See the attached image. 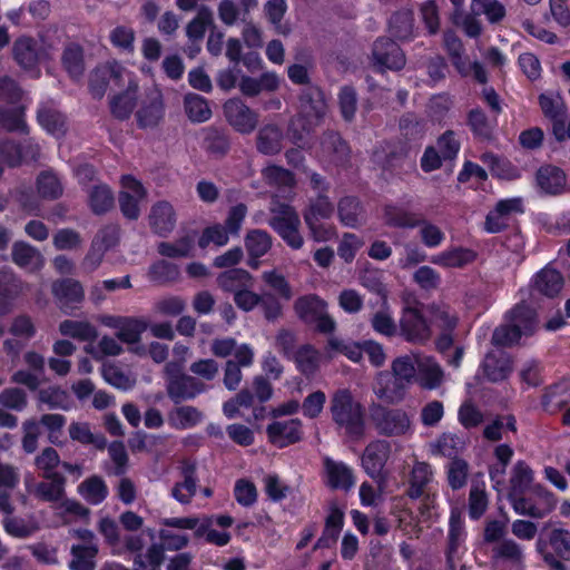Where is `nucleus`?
<instances>
[{
    "label": "nucleus",
    "instance_id": "f257e3e1",
    "mask_svg": "<svg viewBox=\"0 0 570 570\" xmlns=\"http://www.w3.org/2000/svg\"><path fill=\"white\" fill-rule=\"evenodd\" d=\"M538 327L535 312L525 304H518L505 315L503 324L492 335V343L498 346H511L522 337L531 336Z\"/></svg>",
    "mask_w": 570,
    "mask_h": 570
},
{
    "label": "nucleus",
    "instance_id": "f03ea898",
    "mask_svg": "<svg viewBox=\"0 0 570 570\" xmlns=\"http://www.w3.org/2000/svg\"><path fill=\"white\" fill-rule=\"evenodd\" d=\"M333 421L346 434L358 436L364 430V414L361 404L354 400L347 389L337 390L331 399Z\"/></svg>",
    "mask_w": 570,
    "mask_h": 570
},
{
    "label": "nucleus",
    "instance_id": "7ed1b4c3",
    "mask_svg": "<svg viewBox=\"0 0 570 570\" xmlns=\"http://www.w3.org/2000/svg\"><path fill=\"white\" fill-rule=\"evenodd\" d=\"M278 195H274L271 203L269 226L282 237V239L293 249H299L304 239L299 233L301 219L297 213L287 204L278 200Z\"/></svg>",
    "mask_w": 570,
    "mask_h": 570
},
{
    "label": "nucleus",
    "instance_id": "20e7f679",
    "mask_svg": "<svg viewBox=\"0 0 570 570\" xmlns=\"http://www.w3.org/2000/svg\"><path fill=\"white\" fill-rule=\"evenodd\" d=\"M297 316L307 324H314L316 330L324 334L333 333L336 322L327 313V303L317 295H305L294 304Z\"/></svg>",
    "mask_w": 570,
    "mask_h": 570
},
{
    "label": "nucleus",
    "instance_id": "39448f33",
    "mask_svg": "<svg viewBox=\"0 0 570 570\" xmlns=\"http://www.w3.org/2000/svg\"><path fill=\"white\" fill-rule=\"evenodd\" d=\"M164 372L167 382V394L175 403L194 399L205 391L204 383L181 373V364L179 362L167 363Z\"/></svg>",
    "mask_w": 570,
    "mask_h": 570
},
{
    "label": "nucleus",
    "instance_id": "423d86ee",
    "mask_svg": "<svg viewBox=\"0 0 570 570\" xmlns=\"http://www.w3.org/2000/svg\"><path fill=\"white\" fill-rule=\"evenodd\" d=\"M213 519L208 517H171L165 518L163 523L170 528L193 530L196 539L205 538L208 543L224 547L230 541V534L226 531L212 529Z\"/></svg>",
    "mask_w": 570,
    "mask_h": 570
},
{
    "label": "nucleus",
    "instance_id": "0eeeda50",
    "mask_svg": "<svg viewBox=\"0 0 570 570\" xmlns=\"http://www.w3.org/2000/svg\"><path fill=\"white\" fill-rule=\"evenodd\" d=\"M372 420L380 434L402 436L412 433L411 417L402 409L374 406L372 409Z\"/></svg>",
    "mask_w": 570,
    "mask_h": 570
},
{
    "label": "nucleus",
    "instance_id": "6e6552de",
    "mask_svg": "<svg viewBox=\"0 0 570 570\" xmlns=\"http://www.w3.org/2000/svg\"><path fill=\"white\" fill-rule=\"evenodd\" d=\"M554 495L540 484H534L523 498L514 499V511L521 515L543 518L556 507Z\"/></svg>",
    "mask_w": 570,
    "mask_h": 570
},
{
    "label": "nucleus",
    "instance_id": "1a4fd4ad",
    "mask_svg": "<svg viewBox=\"0 0 570 570\" xmlns=\"http://www.w3.org/2000/svg\"><path fill=\"white\" fill-rule=\"evenodd\" d=\"M130 72L117 61L100 65L89 75V92L95 99H101L110 83L117 87L125 86L126 78Z\"/></svg>",
    "mask_w": 570,
    "mask_h": 570
},
{
    "label": "nucleus",
    "instance_id": "9d476101",
    "mask_svg": "<svg viewBox=\"0 0 570 570\" xmlns=\"http://www.w3.org/2000/svg\"><path fill=\"white\" fill-rule=\"evenodd\" d=\"M98 322L108 328L115 330L116 337L125 344L140 342L142 333L148 327V323L141 317L104 314L98 317Z\"/></svg>",
    "mask_w": 570,
    "mask_h": 570
},
{
    "label": "nucleus",
    "instance_id": "9b49d317",
    "mask_svg": "<svg viewBox=\"0 0 570 570\" xmlns=\"http://www.w3.org/2000/svg\"><path fill=\"white\" fill-rule=\"evenodd\" d=\"M400 335L410 343L423 344L431 337V330L421 312L413 306L403 308L399 320Z\"/></svg>",
    "mask_w": 570,
    "mask_h": 570
},
{
    "label": "nucleus",
    "instance_id": "f8f14e48",
    "mask_svg": "<svg viewBox=\"0 0 570 570\" xmlns=\"http://www.w3.org/2000/svg\"><path fill=\"white\" fill-rule=\"evenodd\" d=\"M391 454V443L385 440L371 442L362 455V466L366 474L379 483L385 480L384 466Z\"/></svg>",
    "mask_w": 570,
    "mask_h": 570
},
{
    "label": "nucleus",
    "instance_id": "ddd939ff",
    "mask_svg": "<svg viewBox=\"0 0 570 570\" xmlns=\"http://www.w3.org/2000/svg\"><path fill=\"white\" fill-rule=\"evenodd\" d=\"M228 124L240 134H250L258 125V114L239 98H230L223 106Z\"/></svg>",
    "mask_w": 570,
    "mask_h": 570
},
{
    "label": "nucleus",
    "instance_id": "4468645a",
    "mask_svg": "<svg viewBox=\"0 0 570 570\" xmlns=\"http://www.w3.org/2000/svg\"><path fill=\"white\" fill-rule=\"evenodd\" d=\"M524 212L523 199L512 197L501 199L485 217L484 229L488 233L495 234L504 229L510 219Z\"/></svg>",
    "mask_w": 570,
    "mask_h": 570
},
{
    "label": "nucleus",
    "instance_id": "2eb2a0df",
    "mask_svg": "<svg viewBox=\"0 0 570 570\" xmlns=\"http://www.w3.org/2000/svg\"><path fill=\"white\" fill-rule=\"evenodd\" d=\"M147 198V190L140 180H122L118 194L119 209L129 220H137L141 213V204Z\"/></svg>",
    "mask_w": 570,
    "mask_h": 570
},
{
    "label": "nucleus",
    "instance_id": "dca6fc26",
    "mask_svg": "<svg viewBox=\"0 0 570 570\" xmlns=\"http://www.w3.org/2000/svg\"><path fill=\"white\" fill-rule=\"evenodd\" d=\"M47 481H36L31 474L24 476L26 491L42 501L57 504L65 497V476L45 478Z\"/></svg>",
    "mask_w": 570,
    "mask_h": 570
},
{
    "label": "nucleus",
    "instance_id": "f3484780",
    "mask_svg": "<svg viewBox=\"0 0 570 570\" xmlns=\"http://www.w3.org/2000/svg\"><path fill=\"white\" fill-rule=\"evenodd\" d=\"M165 106L161 90L153 86L145 91V98L141 101L136 117L139 127H155L164 117Z\"/></svg>",
    "mask_w": 570,
    "mask_h": 570
},
{
    "label": "nucleus",
    "instance_id": "a211bd4d",
    "mask_svg": "<svg viewBox=\"0 0 570 570\" xmlns=\"http://www.w3.org/2000/svg\"><path fill=\"white\" fill-rule=\"evenodd\" d=\"M125 85L126 89L124 91L114 95L109 99L110 112L119 120L128 119L137 106V91L139 86L132 72L126 78Z\"/></svg>",
    "mask_w": 570,
    "mask_h": 570
},
{
    "label": "nucleus",
    "instance_id": "6ab92c4d",
    "mask_svg": "<svg viewBox=\"0 0 570 570\" xmlns=\"http://www.w3.org/2000/svg\"><path fill=\"white\" fill-rule=\"evenodd\" d=\"M372 57L380 69L400 70L405 65L402 49L392 40L379 38L373 45Z\"/></svg>",
    "mask_w": 570,
    "mask_h": 570
},
{
    "label": "nucleus",
    "instance_id": "aec40b11",
    "mask_svg": "<svg viewBox=\"0 0 570 570\" xmlns=\"http://www.w3.org/2000/svg\"><path fill=\"white\" fill-rule=\"evenodd\" d=\"M266 433L271 443L285 448L301 440L302 421L299 419L274 421L267 425Z\"/></svg>",
    "mask_w": 570,
    "mask_h": 570
},
{
    "label": "nucleus",
    "instance_id": "412c9836",
    "mask_svg": "<svg viewBox=\"0 0 570 570\" xmlns=\"http://www.w3.org/2000/svg\"><path fill=\"white\" fill-rule=\"evenodd\" d=\"M446 566L453 570L458 567L461 549L465 541V530L462 514L459 510L451 511L448 533Z\"/></svg>",
    "mask_w": 570,
    "mask_h": 570
},
{
    "label": "nucleus",
    "instance_id": "4be33fe9",
    "mask_svg": "<svg viewBox=\"0 0 570 570\" xmlns=\"http://www.w3.org/2000/svg\"><path fill=\"white\" fill-rule=\"evenodd\" d=\"M325 483L332 490L350 491L355 485L353 469L331 458L324 459Z\"/></svg>",
    "mask_w": 570,
    "mask_h": 570
},
{
    "label": "nucleus",
    "instance_id": "5701e85b",
    "mask_svg": "<svg viewBox=\"0 0 570 570\" xmlns=\"http://www.w3.org/2000/svg\"><path fill=\"white\" fill-rule=\"evenodd\" d=\"M407 384L389 372H380L374 383L375 395L391 404L400 403L406 393Z\"/></svg>",
    "mask_w": 570,
    "mask_h": 570
},
{
    "label": "nucleus",
    "instance_id": "b1692460",
    "mask_svg": "<svg viewBox=\"0 0 570 570\" xmlns=\"http://www.w3.org/2000/svg\"><path fill=\"white\" fill-rule=\"evenodd\" d=\"M416 381L425 390H435L444 379V372L440 364L432 357L423 354H415Z\"/></svg>",
    "mask_w": 570,
    "mask_h": 570
},
{
    "label": "nucleus",
    "instance_id": "393cba45",
    "mask_svg": "<svg viewBox=\"0 0 570 570\" xmlns=\"http://www.w3.org/2000/svg\"><path fill=\"white\" fill-rule=\"evenodd\" d=\"M52 294L62 309L77 307L85 297L81 283L73 278H65L52 284Z\"/></svg>",
    "mask_w": 570,
    "mask_h": 570
},
{
    "label": "nucleus",
    "instance_id": "a878e982",
    "mask_svg": "<svg viewBox=\"0 0 570 570\" xmlns=\"http://www.w3.org/2000/svg\"><path fill=\"white\" fill-rule=\"evenodd\" d=\"M12 55L16 62L24 70H33L43 56L37 41L26 36L16 39Z\"/></svg>",
    "mask_w": 570,
    "mask_h": 570
},
{
    "label": "nucleus",
    "instance_id": "bb28decb",
    "mask_svg": "<svg viewBox=\"0 0 570 570\" xmlns=\"http://www.w3.org/2000/svg\"><path fill=\"white\" fill-rule=\"evenodd\" d=\"M12 262L20 268L30 273L40 271L45 265L42 254L24 242H16L11 250Z\"/></svg>",
    "mask_w": 570,
    "mask_h": 570
},
{
    "label": "nucleus",
    "instance_id": "cd10ccee",
    "mask_svg": "<svg viewBox=\"0 0 570 570\" xmlns=\"http://www.w3.org/2000/svg\"><path fill=\"white\" fill-rule=\"evenodd\" d=\"M482 370L489 381L501 382L512 372V360L502 351L491 352L487 354Z\"/></svg>",
    "mask_w": 570,
    "mask_h": 570
},
{
    "label": "nucleus",
    "instance_id": "c85d7f7f",
    "mask_svg": "<svg viewBox=\"0 0 570 570\" xmlns=\"http://www.w3.org/2000/svg\"><path fill=\"white\" fill-rule=\"evenodd\" d=\"M532 482V469L524 461H518L513 465L510 474L509 499L512 504H514V499L523 498L525 492L530 491L533 487L531 485Z\"/></svg>",
    "mask_w": 570,
    "mask_h": 570
},
{
    "label": "nucleus",
    "instance_id": "c756f323",
    "mask_svg": "<svg viewBox=\"0 0 570 570\" xmlns=\"http://www.w3.org/2000/svg\"><path fill=\"white\" fill-rule=\"evenodd\" d=\"M149 224L151 229L160 236L171 233L176 225V215L173 206L167 202L155 204L149 214Z\"/></svg>",
    "mask_w": 570,
    "mask_h": 570
},
{
    "label": "nucleus",
    "instance_id": "7c9ffc66",
    "mask_svg": "<svg viewBox=\"0 0 570 570\" xmlns=\"http://www.w3.org/2000/svg\"><path fill=\"white\" fill-rule=\"evenodd\" d=\"M563 283L562 275L550 267L542 268L532 279L533 289L548 297L558 295L563 287Z\"/></svg>",
    "mask_w": 570,
    "mask_h": 570
},
{
    "label": "nucleus",
    "instance_id": "2f4dec72",
    "mask_svg": "<svg viewBox=\"0 0 570 570\" xmlns=\"http://www.w3.org/2000/svg\"><path fill=\"white\" fill-rule=\"evenodd\" d=\"M245 247L249 255V266L258 267L257 258L264 256L272 247L271 235L262 229L249 230L245 237Z\"/></svg>",
    "mask_w": 570,
    "mask_h": 570
},
{
    "label": "nucleus",
    "instance_id": "473e14b6",
    "mask_svg": "<svg viewBox=\"0 0 570 570\" xmlns=\"http://www.w3.org/2000/svg\"><path fill=\"white\" fill-rule=\"evenodd\" d=\"M466 440L464 436L455 433H443L432 444L431 451L435 455H442L450 460L460 459L459 454L464 451Z\"/></svg>",
    "mask_w": 570,
    "mask_h": 570
},
{
    "label": "nucleus",
    "instance_id": "72a5a7b5",
    "mask_svg": "<svg viewBox=\"0 0 570 570\" xmlns=\"http://www.w3.org/2000/svg\"><path fill=\"white\" fill-rule=\"evenodd\" d=\"M283 130L278 126L265 125L257 132V150L264 155L278 154L283 148Z\"/></svg>",
    "mask_w": 570,
    "mask_h": 570
},
{
    "label": "nucleus",
    "instance_id": "f704fd0d",
    "mask_svg": "<svg viewBox=\"0 0 570 570\" xmlns=\"http://www.w3.org/2000/svg\"><path fill=\"white\" fill-rule=\"evenodd\" d=\"M88 205L95 215H104L115 206V196L110 187L99 183L88 189Z\"/></svg>",
    "mask_w": 570,
    "mask_h": 570
},
{
    "label": "nucleus",
    "instance_id": "c9c22d12",
    "mask_svg": "<svg viewBox=\"0 0 570 570\" xmlns=\"http://www.w3.org/2000/svg\"><path fill=\"white\" fill-rule=\"evenodd\" d=\"M434 479L432 466L426 462L416 461L411 470L409 495L412 499L422 497Z\"/></svg>",
    "mask_w": 570,
    "mask_h": 570
},
{
    "label": "nucleus",
    "instance_id": "e433bc0d",
    "mask_svg": "<svg viewBox=\"0 0 570 570\" xmlns=\"http://www.w3.org/2000/svg\"><path fill=\"white\" fill-rule=\"evenodd\" d=\"M39 125L50 135L61 137L67 131L65 117L51 105L43 104L37 112Z\"/></svg>",
    "mask_w": 570,
    "mask_h": 570
},
{
    "label": "nucleus",
    "instance_id": "4c0bfd02",
    "mask_svg": "<svg viewBox=\"0 0 570 570\" xmlns=\"http://www.w3.org/2000/svg\"><path fill=\"white\" fill-rule=\"evenodd\" d=\"M475 258L473 250L462 247H455L443 250L432 256L431 262L444 268H461Z\"/></svg>",
    "mask_w": 570,
    "mask_h": 570
},
{
    "label": "nucleus",
    "instance_id": "58836bf2",
    "mask_svg": "<svg viewBox=\"0 0 570 570\" xmlns=\"http://www.w3.org/2000/svg\"><path fill=\"white\" fill-rule=\"evenodd\" d=\"M217 282L223 291L230 292L234 296L246 287H253L252 275L242 268H232L222 273Z\"/></svg>",
    "mask_w": 570,
    "mask_h": 570
},
{
    "label": "nucleus",
    "instance_id": "ea45409f",
    "mask_svg": "<svg viewBox=\"0 0 570 570\" xmlns=\"http://www.w3.org/2000/svg\"><path fill=\"white\" fill-rule=\"evenodd\" d=\"M304 115H298L293 118L289 124V134L295 142H299L304 139L305 135L308 134L312 127L318 121V119L324 115V108H315L314 114L311 115L307 111V107H305L302 111Z\"/></svg>",
    "mask_w": 570,
    "mask_h": 570
},
{
    "label": "nucleus",
    "instance_id": "a19ab883",
    "mask_svg": "<svg viewBox=\"0 0 570 570\" xmlns=\"http://www.w3.org/2000/svg\"><path fill=\"white\" fill-rule=\"evenodd\" d=\"M338 217L341 223L355 228L364 222V210L361 203L354 197L342 198L338 203Z\"/></svg>",
    "mask_w": 570,
    "mask_h": 570
},
{
    "label": "nucleus",
    "instance_id": "79ce46f5",
    "mask_svg": "<svg viewBox=\"0 0 570 570\" xmlns=\"http://www.w3.org/2000/svg\"><path fill=\"white\" fill-rule=\"evenodd\" d=\"M390 33L399 40H410L414 35V18L411 10L395 12L389 20Z\"/></svg>",
    "mask_w": 570,
    "mask_h": 570
},
{
    "label": "nucleus",
    "instance_id": "37998d69",
    "mask_svg": "<svg viewBox=\"0 0 570 570\" xmlns=\"http://www.w3.org/2000/svg\"><path fill=\"white\" fill-rule=\"evenodd\" d=\"M203 420V414L196 407L185 405L174 409L168 414V423L177 430L196 426Z\"/></svg>",
    "mask_w": 570,
    "mask_h": 570
},
{
    "label": "nucleus",
    "instance_id": "c03bdc74",
    "mask_svg": "<svg viewBox=\"0 0 570 570\" xmlns=\"http://www.w3.org/2000/svg\"><path fill=\"white\" fill-rule=\"evenodd\" d=\"M59 332L63 336H70L81 342L94 341L98 336L96 327L87 321H62Z\"/></svg>",
    "mask_w": 570,
    "mask_h": 570
},
{
    "label": "nucleus",
    "instance_id": "a18cd8bd",
    "mask_svg": "<svg viewBox=\"0 0 570 570\" xmlns=\"http://www.w3.org/2000/svg\"><path fill=\"white\" fill-rule=\"evenodd\" d=\"M70 570H95L98 546H71Z\"/></svg>",
    "mask_w": 570,
    "mask_h": 570
},
{
    "label": "nucleus",
    "instance_id": "49530a36",
    "mask_svg": "<svg viewBox=\"0 0 570 570\" xmlns=\"http://www.w3.org/2000/svg\"><path fill=\"white\" fill-rule=\"evenodd\" d=\"M322 148L336 165L343 166L346 164L350 155V148L338 134H326L322 140Z\"/></svg>",
    "mask_w": 570,
    "mask_h": 570
},
{
    "label": "nucleus",
    "instance_id": "de8ad7c7",
    "mask_svg": "<svg viewBox=\"0 0 570 570\" xmlns=\"http://www.w3.org/2000/svg\"><path fill=\"white\" fill-rule=\"evenodd\" d=\"M184 108L193 122H205L212 117V109L206 98L197 94H187L184 98Z\"/></svg>",
    "mask_w": 570,
    "mask_h": 570
},
{
    "label": "nucleus",
    "instance_id": "09e8293b",
    "mask_svg": "<svg viewBox=\"0 0 570 570\" xmlns=\"http://www.w3.org/2000/svg\"><path fill=\"white\" fill-rule=\"evenodd\" d=\"M80 495L90 504L101 503L108 495V488L99 476H90L78 487Z\"/></svg>",
    "mask_w": 570,
    "mask_h": 570
},
{
    "label": "nucleus",
    "instance_id": "8fccbe9b",
    "mask_svg": "<svg viewBox=\"0 0 570 570\" xmlns=\"http://www.w3.org/2000/svg\"><path fill=\"white\" fill-rule=\"evenodd\" d=\"M165 519L160 521L164 525L158 532V537L161 541L160 546L164 551H179L186 548L190 542V535L181 529L170 528L163 523Z\"/></svg>",
    "mask_w": 570,
    "mask_h": 570
},
{
    "label": "nucleus",
    "instance_id": "3c124183",
    "mask_svg": "<svg viewBox=\"0 0 570 570\" xmlns=\"http://www.w3.org/2000/svg\"><path fill=\"white\" fill-rule=\"evenodd\" d=\"M121 342L115 336L102 335L96 345L89 344L85 351L95 360L100 361L107 356H118L124 352Z\"/></svg>",
    "mask_w": 570,
    "mask_h": 570
},
{
    "label": "nucleus",
    "instance_id": "603ef678",
    "mask_svg": "<svg viewBox=\"0 0 570 570\" xmlns=\"http://www.w3.org/2000/svg\"><path fill=\"white\" fill-rule=\"evenodd\" d=\"M294 361L301 373L304 375H313L320 366L321 354L315 347L306 344L296 351Z\"/></svg>",
    "mask_w": 570,
    "mask_h": 570
},
{
    "label": "nucleus",
    "instance_id": "864d4df0",
    "mask_svg": "<svg viewBox=\"0 0 570 570\" xmlns=\"http://www.w3.org/2000/svg\"><path fill=\"white\" fill-rule=\"evenodd\" d=\"M165 553L160 544L154 543L145 553H138L134 558V570H160Z\"/></svg>",
    "mask_w": 570,
    "mask_h": 570
},
{
    "label": "nucleus",
    "instance_id": "5fc2aeb1",
    "mask_svg": "<svg viewBox=\"0 0 570 570\" xmlns=\"http://www.w3.org/2000/svg\"><path fill=\"white\" fill-rule=\"evenodd\" d=\"M213 23V11L207 6H200L194 19L186 27V35L193 41L204 38L206 29Z\"/></svg>",
    "mask_w": 570,
    "mask_h": 570
},
{
    "label": "nucleus",
    "instance_id": "6e6d98bb",
    "mask_svg": "<svg viewBox=\"0 0 570 570\" xmlns=\"http://www.w3.org/2000/svg\"><path fill=\"white\" fill-rule=\"evenodd\" d=\"M383 218L390 227L414 228L419 226V218L415 214L396 206H386Z\"/></svg>",
    "mask_w": 570,
    "mask_h": 570
},
{
    "label": "nucleus",
    "instance_id": "4d7b16f0",
    "mask_svg": "<svg viewBox=\"0 0 570 570\" xmlns=\"http://www.w3.org/2000/svg\"><path fill=\"white\" fill-rule=\"evenodd\" d=\"M194 248V237L185 235L175 242H161L157 250L161 256L169 258L188 257Z\"/></svg>",
    "mask_w": 570,
    "mask_h": 570
},
{
    "label": "nucleus",
    "instance_id": "13d9d810",
    "mask_svg": "<svg viewBox=\"0 0 570 570\" xmlns=\"http://www.w3.org/2000/svg\"><path fill=\"white\" fill-rule=\"evenodd\" d=\"M62 65L70 77L78 79L85 71L83 51L79 45L71 43L62 53Z\"/></svg>",
    "mask_w": 570,
    "mask_h": 570
},
{
    "label": "nucleus",
    "instance_id": "bf43d9fd",
    "mask_svg": "<svg viewBox=\"0 0 570 570\" xmlns=\"http://www.w3.org/2000/svg\"><path fill=\"white\" fill-rule=\"evenodd\" d=\"M370 323L372 328L383 336L392 337L397 333V326L386 301L383 302L382 308L371 316Z\"/></svg>",
    "mask_w": 570,
    "mask_h": 570
},
{
    "label": "nucleus",
    "instance_id": "052dcab7",
    "mask_svg": "<svg viewBox=\"0 0 570 570\" xmlns=\"http://www.w3.org/2000/svg\"><path fill=\"white\" fill-rule=\"evenodd\" d=\"M470 8L475 16L484 14L490 23H498L505 17V7L499 0H472Z\"/></svg>",
    "mask_w": 570,
    "mask_h": 570
},
{
    "label": "nucleus",
    "instance_id": "680f3d73",
    "mask_svg": "<svg viewBox=\"0 0 570 570\" xmlns=\"http://www.w3.org/2000/svg\"><path fill=\"white\" fill-rule=\"evenodd\" d=\"M98 531L110 547L114 556H121L124 553L119 528L115 520L108 517L101 518L98 522Z\"/></svg>",
    "mask_w": 570,
    "mask_h": 570
},
{
    "label": "nucleus",
    "instance_id": "e2e57ef3",
    "mask_svg": "<svg viewBox=\"0 0 570 570\" xmlns=\"http://www.w3.org/2000/svg\"><path fill=\"white\" fill-rule=\"evenodd\" d=\"M468 124L475 136L489 139L497 126V119L489 118L483 110L475 108L469 112Z\"/></svg>",
    "mask_w": 570,
    "mask_h": 570
},
{
    "label": "nucleus",
    "instance_id": "0e129e2a",
    "mask_svg": "<svg viewBox=\"0 0 570 570\" xmlns=\"http://www.w3.org/2000/svg\"><path fill=\"white\" fill-rule=\"evenodd\" d=\"M197 478L194 468H188L184 472V481L178 482L171 489V497L181 504L190 502L196 493Z\"/></svg>",
    "mask_w": 570,
    "mask_h": 570
},
{
    "label": "nucleus",
    "instance_id": "69168bd1",
    "mask_svg": "<svg viewBox=\"0 0 570 570\" xmlns=\"http://www.w3.org/2000/svg\"><path fill=\"white\" fill-rule=\"evenodd\" d=\"M0 129L9 132H28L22 109L0 107Z\"/></svg>",
    "mask_w": 570,
    "mask_h": 570
},
{
    "label": "nucleus",
    "instance_id": "338daca9",
    "mask_svg": "<svg viewBox=\"0 0 570 570\" xmlns=\"http://www.w3.org/2000/svg\"><path fill=\"white\" fill-rule=\"evenodd\" d=\"M539 105L543 115L549 119L566 116V104L559 92H546L539 96Z\"/></svg>",
    "mask_w": 570,
    "mask_h": 570
},
{
    "label": "nucleus",
    "instance_id": "774afa93",
    "mask_svg": "<svg viewBox=\"0 0 570 570\" xmlns=\"http://www.w3.org/2000/svg\"><path fill=\"white\" fill-rule=\"evenodd\" d=\"M204 135V147L212 154L222 156L227 153L229 148V141L225 132L222 130L207 127L203 129Z\"/></svg>",
    "mask_w": 570,
    "mask_h": 570
}]
</instances>
